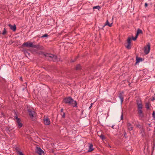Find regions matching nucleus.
<instances>
[{"mask_svg":"<svg viewBox=\"0 0 155 155\" xmlns=\"http://www.w3.org/2000/svg\"><path fill=\"white\" fill-rule=\"evenodd\" d=\"M44 122L45 124L47 125H48V117H44L43 119Z\"/></svg>","mask_w":155,"mask_h":155,"instance_id":"obj_9","label":"nucleus"},{"mask_svg":"<svg viewBox=\"0 0 155 155\" xmlns=\"http://www.w3.org/2000/svg\"><path fill=\"white\" fill-rule=\"evenodd\" d=\"M33 44L31 42H27L24 43L22 46H25L28 47H32L33 46Z\"/></svg>","mask_w":155,"mask_h":155,"instance_id":"obj_6","label":"nucleus"},{"mask_svg":"<svg viewBox=\"0 0 155 155\" xmlns=\"http://www.w3.org/2000/svg\"><path fill=\"white\" fill-rule=\"evenodd\" d=\"M77 70H79L81 69V66L79 64H78L75 67Z\"/></svg>","mask_w":155,"mask_h":155,"instance_id":"obj_23","label":"nucleus"},{"mask_svg":"<svg viewBox=\"0 0 155 155\" xmlns=\"http://www.w3.org/2000/svg\"><path fill=\"white\" fill-rule=\"evenodd\" d=\"M49 61H58V60L56 55L49 54Z\"/></svg>","mask_w":155,"mask_h":155,"instance_id":"obj_2","label":"nucleus"},{"mask_svg":"<svg viewBox=\"0 0 155 155\" xmlns=\"http://www.w3.org/2000/svg\"><path fill=\"white\" fill-rule=\"evenodd\" d=\"M153 117L155 118V111H153L152 114Z\"/></svg>","mask_w":155,"mask_h":155,"instance_id":"obj_32","label":"nucleus"},{"mask_svg":"<svg viewBox=\"0 0 155 155\" xmlns=\"http://www.w3.org/2000/svg\"><path fill=\"white\" fill-rule=\"evenodd\" d=\"M20 78H21V79H22V77H21Z\"/></svg>","mask_w":155,"mask_h":155,"instance_id":"obj_37","label":"nucleus"},{"mask_svg":"<svg viewBox=\"0 0 155 155\" xmlns=\"http://www.w3.org/2000/svg\"><path fill=\"white\" fill-rule=\"evenodd\" d=\"M137 37H138V36L137 35H136V36H135V37H132V39L134 41H135V40H136V39L137 38Z\"/></svg>","mask_w":155,"mask_h":155,"instance_id":"obj_28","label":"nucleus"},{"mask_svg":"<svg viewBox=\"0 0 155 155\" xmlns=\"http://www.w3.org/2000/svg\"><path fill=\"white\" fill-rule=\"evenodd\" d=\"M138 113L140 117L142 118L143 117V114L142 110H138Z\"/></svg>","mask_w":155,"mask_h":155,"instance_id":"obj_10","label":"nucleus"},{"mask_svg":"<svg viewBox=\"0 0 155 155\" xmlns=\"http://www.w3.org/2000/svg\"><path fill=\"white\" fill-rule=\"evenodd\" d=\"M125 46L127 49H130L131 48V44L127 43Z\"/></svg>","mask_w":155,"mask_h":155,"instance_id":"obj_19","label":"nucleus"},{"mask_svg":"<svg viewBox=\"0 0 155 155\" xmlns=\"http://www.w3.org/2000/svg\"><path fill=\"white\" fill-rule=\"evenodd\" d=\"M127 126L128 127V129L129 130H132L133 129V127L131 124L130 123H127Z\"/></svg>","mask_w":155,"mask_h":155,"instance_id":"obj_12","label":"nucleus"},{"mask_svg":"<svg viewBox=\"0 0 155 155\" xmlns=\"http://www.w3.org/2000/svg\"><path fill=\"white\" fill-rule=\"evenodd\" d=\"M92 104H93L92 103H91V106H90V107L89 108V109H90L91 108V107H92Z\"/></svg>","mask_w":155,"mask_h":155,"instance_id":"obj_35","label":"nucleus"},{"mask_svg":"<svg viewBox=\"0 0 155 155\" xmlns=\"http://www.w3.org/2000/svg\"><path fill=\"white\" fill-rule=\"evenodd\" d=\"M93 9H97L98 10H99L101 8V7L99 6H94V7H93Z\"/></svg>","mask_w":155,"mask_h":155,"instance_id":"obj_22","label":"nucleus"},{"mask_svg":"<svg viewBox=\"0 0 155 155\" xmlns=\"http://www.w3.org/2000/svg\"><path fill=\"white\" fill-rule=\"evenodd\" d=\"M145 7H147V6L148 5L147 4V3H145L144 5Z\"/></svg>","mask_w":155,"mask_h":155,"instance_id":"obj_34","label":"nucleus"},{"mask_svg":"<svg viewBox=\"0 0 155 155\" xmlns=\"http://www.w3.org/2000/svg\"><path fill=\"white\" fill-rule=\"evenodd\" d=\"M18 155H24L23 153L21 151H18V152L17 153Z\"/></svg>","mask_w":155,"mask_h":155,"instance_id":"obj_30","label":"nucleus"},{"mask_svg":"<svg viewBox=\"0 0 155 155\" xmlns=\"http://www.w3.org/2000/svg\"><path fill=\"white\" fill-rule=\"evenodd\" d=\"M15 114L16 115V116H14V117L15 118V120H16V122H20V121H21V120L18 117L17 114L15 113Z\"/></svg>","mask_w":155,"mask_h":155,"instance_id":"obj_16","label":"nucleus"},{"mask_svg":"<svg viewBox=\"0 0 155 155\" xmlns=\"http://www.w3.org/2000/svg\"><path fill=\"white\" fill-rule=\"evenodd\" d=\"M138 108V110H142V109L143 107V106L142 104L141 103H137Z\"/></svg>","mask_w":155,"mask_h":155,"instance_id":"obj_13","label":"nucleus"},{"mask_svg":"<svg viewBox=\"0 0 155 155\" xmlns=\"http://www.w3.org/2000/svg\"><path fill=\"white\" fill-rule=\"evenodd\" d=\"M89 150H88V152H91L94 150V149L93 148V145L92 143H89Z\"/></svg>","mask_w":155,"mask_h":155,"instance_id":"obj_11","label":"nucleus"},{"mask_svg":"<svg viewBox=\"0 0 155 155\" xmlns=\"http://www.w3.org/2000/svg\"><path fill=\"white\" fill-rule=\"evenodd\" d=\"M121 120H123V112H122L121 115L120 117Z\"/></svg>","mask_w":155,"mask_h":155,"instance_id":"obj_31","label":"nucleus"},{"mask_svg":"<svg viewBox=\"0 0 155 155\" xmlns=\"http://www.w3.org/2000/svg\"><path fill=\"white\" fill-rule=\"evenodd\" d=\"M17 123L18 127L19 128H20L22 126L23 124L22 123H21V121H20V122H18Z\"/></svg>","mask_w":155,"mask_h":155,"instance_id":"obj_18","label":"nucleus"},{"mask_svg":"<svg viewBox=\"0 0 155 155\" xmlns=\"http://www.w3.org/2000/svg\"><path fill=\"white\" fill-rule=\"evenodd\" d=\"M124 94L123 92H122L119 94V97L120 99L121 103V104L124 101V97H123V94Z\"/></svg>","mask_w":155,"mask_h":155,"instance_id":"obj_8","label":"nucleus"},{"mask_svg":"<svg viewBox=\"0 0 155 155\" xmlns=\"http://www.w3.org/2000/svg\"><path fill=\"white\" fill-rule=\"evenodd\" d=\"M35 151L39 155H44V151L40 147H36Z\"/></svg>","mask_w":155,"mask_h":155,"instance_id":"obj_3","label":"nucleus"},{"mask_svg":"<svg viewBox=\"0 0 155 155\" xmlns=\"http://www.w3.org/2000/svg\"><path fill=\"white\" fill-rule=\"evenodd\" d=\"M7 33V31L6 30V29L5 28H4V30L3 31L2 34L3 35H5Z\"/></svg>","mask_w":155,"mask_h":155,"instance_id":"obj_24","label":"nucleus"},{"mask_svg":"<svg viewBox=\"0 0 155 155\" xmlns=\"http://www.w3.org/2000/svg\"><path fill=\"white\" fill-rule=\"evenodd\" d=\"M63 109L62 108L61 109V113L63 112Z\"/></svg>","mask_w":155,"mask_h":155,"instance_id":"obj_36","label":"nucleus"},{"mask_svg":"<svg viewBox=\"0 0 155 155\" xmlns=\"http://www.w3.org/2000/svg\"><path fill=\"white\" fill-rule=\"evenodd\" d=\"M39 45H33V46L32 47V48H39Z\"/></svg>","mask_w":155,"mask_h":155,"instance_id":"obj_26","label":"nucleus"},{"mask_svg":"<svg viewBox=\"0 0 155 155\" xmlns=\"http://www.w3.org/2000/svg\"><path fill=\"white\" fill-rule=\"evenodd\" d=\"M150 50V43H148L146 46H145L144 48V52L147 54H148Z\"/></svg>","mask_w":155,"mask_h":155,"instance_id":"obj_4","label":"nucleus"},{"mask_svg":"<svg viewBox=\"0 0 155 155\" xmlns=\"http://www.w3.org/2000/svg\"><path fill=\"white\" fill-rule=\"evenodd\" d=\"M33 110V109H28V110L29 116L31 118L34 117V115L35 113V112Z\"/></svg>","mask_w":155,"mask_h":155,"instance_id":"obj_5","label":"nucleus"},{"mask_svg":"<svg viewBox=\"0 0 155 155\" xmlns=\"http://www.w3.org/2000/svg\"><path fill=\"white\" fill-rule=\"evenodd\" d=\"M142 61V59L141 58H139L137 57H136V62L135 63V64L136 65L137 63H139L140 62Z\"/></svg>","mask_w":155,"mask_h":155,"instance_id":"obj_14","label":"nucleus"},{"mask_svg":"<svg viewBox=\"0 0 155 155\" xmlns=\"http://www.w3.org/2000/svg\"><path fill=\"white\" fill-rule=\"evenodd\" d=\"M150 104L149 102L146 103V107L147 109H149L150 107Z\"/></svg>","mask_w":155,"mask_h":155,"instance_id":"obj_21","label":"nucleus"},{"mask_svg":"<svg viewBox=\"0 0 155 155\" xmlns=\"http://www.w3.org/2000/svg\"><path fill=\"white\" fill-rule=\"evenodd\" d=\"M63 102L66 104H68L73 107H75L77 105L76 101H74L73 99L71 97L65 98L63 100Z\"/></svg>","mask_w":155,"mask_h":155,"instance_id":"obj_1","label":"nucleus"},{"mask_svg":"<svg viewBox=\"0 0 155 155\" xmlns=\"http://www.w3.org/2000/svg\"><path fill=\"white\" fill-rule=\"evenodd\" d=\"M0 155H1V154H0Z\"/></svg>","mask_w":155,"mask_h":155,"instance_id":"obj_38","label":"nucleus"},{"mask_svg":"<svg viewBox=\"0 0 155 155\" xmlns=\"http://www.w3.org/2000/svg\"><path fill=\"white\" fill-rule=\"evenodd\" d=\"M105 25H108L109 27H111L112 25V23H111L110 24L109 23L108 20H107L104 26Z\"/></svg>","mask_w":155,"mask_h":155,"instance_id":"obj_15","label":"nucleus"},{"mask_svg":"<svg viewBox=\"0 0 155 155\" xmlns=\"http://www.w3.org/2000/svg\"><path fill=\"white\" fill-rule=\"evenodd\" d=\"M48 36V35L47 34H45L44 35H43L41 36L42 38H44V37H46Z\"/></svg>","mask_w":155,"mask_h":155,"instance_id":"obj_33","label":"nucleus"},{"mask_svg":"<svg viewBox=\"0 0 155 155\" xmlns=\"http://www.w3.org/2000/svg\"><path fill=\"white\" fill-rule=\"evenodd\" d=\"M20 149L19 148L17 147H16L15 148V150L17 153L18 152V151H20Z\"/></svg>","mask_w":155,"mask_h":155,"instance_id":"obj_25","label":"nucleus"},{"mask_svg":"<svg viewBox=\"0 0 155 155\" xmlns=\"http://www.w3.org/2000/svg\"><path fill=\"white\" fill-rule=\"evenodd\" d=\"M61 115L63 118H65V114L64 112H62L61 113Z\"/></svg>","mask_w":155,"mask_h":155,"instance_id":"obj_29","label":"nucleus"},{"mask_svg":"<svg viewBox=\"0 0 155 155\" xmlns=\"http://www.w3.org/2000/svg\"><path fill=\"white\" fill-rule=\"evenodd\" d=\"M100 137L102 140L104 139L105 138L103 134H101L100 136Z\"/></svg>","mask_w":155,"mask_h":155,"instance_id":"obj_27","label":"nucleus"},{"mask_svg":"<svg viewBox=\"0 0 155 155\" xmlns=\"http://www.w3.org/2000/svg\"><path fill=\"white\" fill-rule=\"evenodd\" d=\"M8 26H9L10 29L13 31H15L16 29V27L15 25H11V24H9Z\"/></svg>","mask_w":155,"mask_h":155,"instance_id":"obj_7","label":"nucleus"},{"mask_svg":"<svg viewBox=\"0 0 155 155\" xmlns=\"http://www.w3.org/2000/svg\"><path fill=\"white\" fill-rule=\"evenodd\" d=\"M140 34H142L143 31L141 30L140 29H138L137 30V34L136 35H137V36H138V35Z\"/></svg>","mask_w":155,"mask_h":155,"instance_id":"obj_17","label":"nucleus"},{"mask_svg":"<svg viewBox=\"0 0 155 155\" xmlns=\"http://www.w3.org/2000/svg\"><path fill=\"white\" fill-rule=\"evenodd\" d=\"M131 38L130 37H128L127 40V43L128 44H131Z\"/></svg>","mask_w":155,"mask_h":155,"instance_id":"obj_20","label":"nucleus"}]
</instances>
